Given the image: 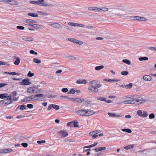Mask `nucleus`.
Returning a JSON list of instances; mask_svg holds the SVG:
<instances>
[{
	"label": "nucleus",
	"mask_w": 156,
	"mask_h": 156,
	"mask_svg": "<svg viewBox=\"0 0 156 156\" xmlns=\"http://www.w3.org/2000/svg\"><path fill=\"white\" fill-rule=\"evenodd\" d=\"M126 6L125 5H118L114 6L112 8H109L108 14L110 16L115 15L120 16L122 17H126V16L122 14L120 11H125L126 9Z\"/></svg>",
	"instance_id": "f257e3e1"
},
{
	"label": "nucleus",
	"mask_w": 156,
	"mask_h": 156,
	"mask_svg": "<svg viewBox=\"0 0 156 156\" xmlns=\"http://www.w3.org/2000/svg\"><path fill=\"white\" fill-rule=\"evenodd\" d=\"M90 84L92 85L95 83L94 86L92 85L89 87L88 88L89 92L90 93L95 94L98 92V89L99 88L102 86V84L100 82L96 80H93L89 82Z\"/></svg>",
	"instance_id": "f03ea898"
},
{
	"label": "nucleus",
	"mask_w": 156,
	"mask_h": 156,
	"mask_svg": "<svg viewBox=\"0 0 156 156\" xmlns=\"http://www.w3.org/2000/svg\"><path fill=\"white\" fill-rule=\"evenodd\" d=\"M127 98L130 99L134 98L135 100V101L138 103V104L139 105L142 104L146 101V100L145 99L141 98L140 96L136 95L128 96Z\"/></svg>",
	"instance_id": "7ed1b4c3"
},
{
	"label": "nucleus",
	"mask_w": 156,
	"mask_h": 156,
	"mask_svg": "<svg viewBox=\"0 0 156 156\" xmlns=\"http://www.w3.org/2000/svg\"><path fill=\"white\" fill-rule=\"evenodd\" d=\"M27 92L32 94H36L41 93L42 90L41 89H37V87L34 85L32 87H30L28 88L27 90Z\"/></svg>",
	"instance_id": "20e7f679"
},
{
	"label": "nucleus",
	"mask_w": 156,
	"mask_h": 156,
	"mask_svg": "<svg viewBox=\"0 0 156 156\" xmlns=\"http://www.w3.org/2000/svg\"><path fill=\"white\" fill-rule=\"evenodd\" d=\"M44 0H38V1L39 5H42L44 6H54L53 2L50 3H47L45 2H44Z\"/></svg>",
	"instance_id": "39448f33"
},
{
	"label": "nucleus",
	"mask_w": 156,
	"mask_h": 156,
	"mask_svg": "<svg viewBox=\"0 0 156 156\" xmlns=\"http://www.w3.org/2000/svg\"><path fill=\"white\" fill-rule=\"evenodd\" d=\"M17 94L16 91H14L12 92L8 96V97L9 99V100H11L12 98H13V101H17L18 100V98H19V97H16Z\"/></svg>",
	"instance_id": "423d86ee"
},
{
	"label": "nucleus",
	"mask_w": 156,
	"mask_h": 156,
	"mask_svg": "<svg viewBox=\"0 0 156 156\" xmlns=\"http://www.w3.org/2000/svg\"><path fill=\"white\" fill-rule=\"evenodd\" d=\"M30 80L28 78L24 79L22 82H20V84L23 85H29L31 83V82L30 81Z\"/></svg>",
	"instance_id": "0eeeda50"
},
{
	"label": "nucleus",
	"mask_w": 156,
	"mask_h": 156,
	"mask_svg": "<svg viewBox=\"0 0 156 156\" xmlns=\"http://www.w3.org/2000/svg\"><path fill=\"white\" fill-rule=\"evenodd\" d=\"M52 108L55 110H58L59 109V107L58 105H56L50 104L48 107L47 108L48 111H49Z\"/></svg>",
	"instance_id": "6e6552de"
},
{
	"label": "nucleus",
	"mask_w": 156,
	"mask_h": 156,
	"mask_svg": "<svg viewBox=\"0 0 156 156\" xmlns=\"http://www.w3.org/2000/svg\"><path fill=\"white\" fill-rule=\"evenodd\" d=\"M49 25L56 29H60L62 27V25L60 24L57 23L50 24Z\"/></svg>",
	"instance_id": "1a4fd4ad"
},
{
	"label": "nucleus",
	"mask_w": 156,
	"mask_h": 156,
	"mask_svg": "<svg viewBox=\"0 0 156 156\" xmlns=\"http://www.w3.org/2000/svg\"><path fill=\"white\" fill-rule=\"evenodd\" d=\"M131 100L124 101L122 103L124 104H135L136 103L135 100L134 98L131 99Z\"/></svg>",
	"instance_id": "9d476101"
},
{
	"label": "nucleus",
	"mask_w": 156,
	"mask_h": 156,
	"mask_svg": "<svg viewBox=\"0 0 156 156\" xmlns=\"http://www.w3.org/2000/svg\"><path fill=\"white\" fill-rule=\"evenodd\" d=\"M85 115L89 116L92 115L95 112L91 110H84Z\"/></svg>",
	"instance_id": "9b49d317"
},
{
	"label": "nucleus",
	"mask_w": 156,
	"mask_h": 156,
	"mask_svg": "<svg viewBox=\"0 0 156 156\" xmlns=\"http://www.w3.org/2000/svg\"><path fill=\"white\" fill-rule=\"evenodd\" d=\"M13 151V150L10 148L4 149H0V154L7 153H10Z\"/></svg>",
	"instance_id": "f8f14e48"
},
{
	"label": "nucleus",
	"mask_w": 156,
	"mask_h": 156,
	"mask_svg": "<svg viewBox=\"0 0 156 156\" xmlns=\"http://www.w3.org/2000/svg\"><path fill=\"white\" fill-rule=\"evenodd\" d=\"M6 98V99L2 100L1 102L3 104L4 103L5 105H7L12 103V101L9 100L8 97Z\"/></svg>",
	"instance_id": "ddd939ff"
},
{
	"label": "nucleus",
	"mask_w": 156,
	"mask_h": 156,
	"mask_svg": "<svg viewBox=\"0 0 156 156\" xmlns=\"http://www.w3.org/2000/svg\"><path fill=\"white\" fill-rule=\"evenodd\" d=\"M29 26H31L34 28H36L37 29H43L44 28V27L42 25L37 24H28Z\"/></svg>",
	"instance_id": "4468645a"
},
{
	"label": "nucleus",
	"mask_w": 156,
	"mask_h": 156,
	"mask_svg": "<svg viewBox=\"0 0 156 156\" xmlns=\"http://www.w3.org/2000/svg\"><path fill=\"white\" fill-rule=\"evenodd\" d=\"M71 100L76 103H81L84 101V99L83 98H71Z\"/></svg>",
	"instance_id": "2eb2a0df"
},
{
	"label": "nucleus",
	"mask_w": 156,
	"mask_h": 156,
	"mask_svg": "<svg viewBox=\"0 0 156 156\" xmlns=\"http://www.w3.org/2000/svg\"><path fill=\"white\" fill-rule=\"evenodd\" d=\"M103 81L107 82H108L115 83V82L119 81H120V80H115L114 79H105L103 80Z\"/></svg>",
	"instance_id": "dca6fc26"
},
{
	"label": "nucleus",
	"mask_w": 156,
	"mask_h": 156,
	"mask_svg": "<svg viewBox=\"0 0 156 156\" xmlns=\"http://www.w3.org/2000/svg\"><path fill=\"white\" fill-rule=\"evenodd\" d=\"M58 133L62 135L61 136L62 137H65L68 135V134L67 132L64 130H62L60 131Z\"/></svg>",
	"instance_id": "f3484780"
},
{
	"label": "nucleus",
	"mask_w": 156,
	"mask_h": 156,
	"mask_svg": "<svg viewBox=\"0 0 156 156\" xmlns=\"http://www.w3.org/2000/svg\"><path fill=\"white\" fill-rule=\"evenodd\" d=\"M9 4L11 5H17L19 4V3L17 1L14 0H9Z\"/></svg>",
	"instance_id": "a211bd4d"
},
{
	"label": "nucleus",
	"mask_w": 156,
	"mask_h": 156,
	"mask_svg": "<svg viewBox=\"0 0 156 156\" xmlns=\"http://www.w3.org/2000/svg\"><path fill=\"white\" fill-rule=\"evenodd\" d=\"M143 79L145 81H150L151 80V77L149 75H145L143 76Z\"/></svg>",
	"instance_id": "6ab92c4d"
},
{
	"label": "nucleus",
	"mask_w": 156,
	"mask_h": 156,
	"mask_svg": "<svg viewBox=\"0 0 156 156\" xmlns=\"http://www.w3.org/2000/svg\"><path fill=\"white\" fill-rule=\"evenodd\" d=\"M84 109H81L80 110H79L77 111V113L80 115L84 116L85 115V113H84Z\"/></svg>",
	"instance_id": "aec40b11"
},
{
	"label": "nucleus",
	"mask_w": 156,
	"mask_h": 156,
	"mask_svg": "<svg viewBox=\"0 0 156 156\" xmlns=\"http://www.w3.org/2000/svg\"><path fill=\"white\" fill-rule=\"evenodd\" d=\"M65 57L68 59H71L73 61H75L76 59L75 57L72 55H66L65 56Z\"/></svg>",
	"instance_id": "412c9836"
},
{
	"label": "nucleus",
	"mask_w": 156,
	"mask_h": 156,
	"mask_svg": "<svg viewBox=\"0 0 156 156\" xmlns=\"http://www.w3.org/2000/svg\"><path fill=\"white\" fill-rule=\"evenodd\" d=\"M89 135L90 136H92V137L93 139L95 138L98 136V135L96 134L94 131L90 132L89 133Z\"/></svg>",
	"instance_id": "4be33fe9"
},
{
	"label": "nucleus",
	"mask_w": 156,
	"mask_h": 156,
	"mask_svg": "<svg viewBox=\"0 0 156 156\" xmlns=\"http://www.w3.org/2000/svg\"><path fill=\"white\" fill-rule=\"evenodd\" d=\"M106 149L105 147H97L94 149V150L96 152H98L102 150H105Z\"/></svg>",
	"instance_id": "5701e85b"
},
{
	"label": "nucleus",
	"mask_w": 156,
	"mask_h": 156,
	"mask_svg": "<svg viewBox=\"0 0 156 156\" xmlns=\"http://www.w3.org/2000/svg\"><path fill=\"white\" fill-rule=\"evenodd\" d=\"M30 101H34L38 100V98H36L35 95H33L29 96Z\"/></svg>",
	"instance_id": "b1692460"
},
{
	"label": "nucleus",
	"mask_w": 156,
	"mask_h": 156,
	"mask_svg": "<svg viewBox=\"0 0 156 156\" xmlns=\"http://www.w3.org/2000/svg\"><path fill=\"white\" fill-rule=\"evenodd\" d=\"M132 86H133V84L132 83H129V84H127L126 85H122V86L123 87L126 88V89H128V88L130 89L132 87Z\"/></svg>",
	"instance_id": "393cba45"
},
{
	"label": "nucleus",
	"mask_w": 156,
	"mask_h": 156,
	"mask_svg": "<svg viewBox=\"0 0 156 156\" xmlns=\"http://www.w3.org/2000/svg\"><path fill=\"white\" fill-rule=\"evenodd\" d=\"M25 22L27 23H36L37 22L34 20L27 19L25 20Z\"/></svg>",
	"instance_id": "a878e982"
},
{
	"label": "nucleus",
	"mask_w": 156,
	"mask_h": 156,
	"mask_svg": "<svg viewBox=\"0 0 156 156\" xmlns=\"http://www.w3.org/2000/svg\"><path fill=\"white\" fill-rule=\"evenodd\" d=\"M98 11H102L107 12L109 10V9L105 7H102L101 8H98Z\"/></svg>",
	"instance_id": "bb28decb"
},
{
	"label": "nucleus",
	"mask_w": 156,
	"mask_h": 156,
	"mask_svg": "<svg viewBox=\"0 0 156 156\" xmlns=\"http://www.w3.org/2000/svg\"><path fill=\"white\" fill-rule=\"evenodd\" d=\"M86 83L87 82L85 80H77L76 82V83L78 84H86Z\"/></svg>",
	"instance_id": "cd10ccee"
},
{
	"label": "nucleus",
	"mask_w": 156,
	"mask_h": 156,
	"mask_svg": "<svg viewBox=\"0 0 156 156\" xmlns=\"http://www.w3.org/2000/svg\"><path fill=\"white\" fill-rule=\"evenodd\" d=\"M139 21H144L148 20L146 18L141 16H139Z\"/></svg>",
	"instance_id": "c85d7f7f"
},
{
	"label": "nucleus",
	"mask_w": 156,
	"mask_h": 156,
	"mask_svg": "<svg viewBox=\"0 0 156 156\" xmlns=\"http://www.w3.org/2000/svg\"><path fill=\"white\" fill-rule=\"evenodd\" d=\"M104 67V66L103 65H101L98 66H97L95 67V69L96 70L99 71L101 69H102Z\"/></svg>",
	"instance_id": "c756f323"
},
{
	"label": "nucleus",
	"mask_w": 156,
	"mask_h": 156,
	"mask_svg": "<svg viewBox=\"0 0 156 156\" xmlns=\"http://www.w3.org/2000/svg\"><path fill=\"white\" fill-rule=\"evenodd\" d=\"M134 147V145L133 144L129 145L124 147V148L126 150H128L129 149L133 148Z\"/></svg>",
	"instance_id": "7c9ffc66"
},
{
	"label": "nucleus",
	"mask_w": 156,
	"mask_h": 156,
	"mask_svg": "<svg viewBox=\"0 0 156 156\" xmlns=\"http://www.w3.org/2000/svg\"><path fill=\"white\" fill-rule=\"evenodd\" d=\"M8 94L6 93L4 94H0V98L2 99L5 98L7 97Z\"/></svg>",
	"instance_id": "2f4dec72"
},
{
	"label": "nucleus",
	"mask_w": 156,
	"mask_h": 156,
	"mask_svg": "<svg viewBox=\"0 0 156 156\" xmlns=\"http://www.w3.org/2000/svg\"><path fill=\"white\" fill-rule=\"evenodd\" d=\"M20 62V59L19 57H17L16 60L14 62V64L16 65H18Z\"/></svg>",
	"instance_id": "473e14b6"
},
{
	"label": "nucleus",
	"mask_w": 156,
	"mask_h": 156,
	"mask_svg": "<svg viewBox=\"0 0 156 156\" xmlns=\"http://www.w3.org/2000/svg\"><path fill=\"white\" fill-rule=\"evenodd\" d=\"M68 25L69 26L73 27H76L77 23L73 22H69L67 23Z\"/></svg>",
	"instance_id": "72a5a7b5"
},
{
	"label": "nucleus",
	"mask_w": 156,
	"mask_h": 156,
	"mask_svg": "<svg viewBox=\"0 0 156 156\" xmlns=\"http://www.w3.org/2000/svg\"><path fill=\"white\" fill-rule=\"evenodd\" d=\"M28 15L31 16H32L35 17H37L38 15L35 13H29L28 14Z\"/></svg>",
	"instance_id": "f704fd0d"
},
{
	"label": "nucleus",
	"mask_w": 156,
	"mask_h": 156,
	"mask_svg": "<svg viewBox=\"0 0 156 156\" xmlns=\"http://www.w3.org/2000/svg\"><path fill=\"white\" fill-rule=\"evenodd\" d=\"M5 74H12V75H19V74L18 73H16L15 72H12L11 73H9L8 72H4Z\"/></svg>",
	"instance_id": "c9c22d12"
},
{
	"label": "nucleus",
	"mask_w": 156,
	"mask_h": 156,
	"mask_svg": "<svg viewBox=\"0 0 156 156\" xmlns=\"http://www.w3.org/2000/svg\"><path fill=\"white\" fill-rule=\"evenodd\" d=\"M122 61L123 62L128 65H130L131 64V62L128 59H123Z\"/></svg>",
	"instance_id": "e433bc0d"
},
{
	"label": "nucleus",
	"mask_w": 156,
	"mask_h": 156,
	"mask_svg": "<svg viewBox=\"0 0 156 156\" xmlns=\"http://www.w3.org/2000/svg\"><path fill=\"white\" fill-rule=\"evenodd\" d=\"M122 130L123 132H126L129 133H130L132 132V131L129 129H122Z\"/></svg>",
	"instance_id": "4c0bfd02"
},
{
	"label": "nucleus",
	"mask_w": 156,
	"mask_h": 156,
	"mask_svg": "<svg viewBox=\"0 0 156 156\" xmlns=\"http://www.w3.org/2000/svg\"><path fill=\"white\" fill-rule=\"evenodd\" d=\"M30 99L29 96L27 97H26L24 99L21 100V102H26L28 101H30Z\"/></svg>",
	"instance_id": "58836bf2"
},
{
	"label": "nucleus",
	"mask_w": 156,
	"mask_h": 156,
	"mask_svg": "<svg viewBox=\"0 0 156 156\" xmlns=\"http://www.w3.org/2000/svg\"><path fill=\"white\" fill-rule=\"evenodd\" d=\"M139 59L140 61L147 60L148 59V58L147 57H140L139 58Z\"/></svg>",
	"instance_id": "ea45409f"
},
{
	"label": "nucleus",
	"mask_w": 156,
	"mask_h": 156,
	"mask_svg": "<svg viewBox=\"0 0 156 156\" xmlns=\"http://www.w3.org/2000/svg\"><path fill=\"white\" fill-rule=\"evenodd\" d=\"M98 7H88V9L89 10H92V11H98Z\"/></svg>",
	"instance_id": "a19ab883"
},
{
	"label": "nucleus",
	"mask_w": 156,
	"mask_h": 156,
	"mask_svg": "<svg viewBox=\"0 0 156 156\" xmlns=\"http://www.w3.org/2000/svg\"><path fill=\"white\" fill-rule=\"evenodd\" d=\"M74 43H76L79 45H82L83 44V42L81 41H80L77 40L75 39V41H74Z\"/></svg>",
	"instance_id": "79ce46f5"
},
{
	"label": "nucleus",
	"mask_w": 156,
	"mask_h": 156,
	"mask_svg": "<svg viewBox=\"0 0 156 156\" xmlns=\"http://www.w3.org/2000/svg\"><path fill=\"white\" fill-rule=\"evenodd\" d=\"M33 60L34 62L38 64L40 63L41 62V60H40V59H37L36 58H34Z\"/></svg>",
	"instance_id": "37998d69"
},
{
	"label": "nucleus",
	"mask_w": 156,
	"mask_h": 156,
	"mask_svg": "<svg viewBox=\"0 0 156 156\" xmlns=\"http://www.w3.org/2000/svg\"><path fill=\"white\" fill-rule=\"evenodd\" d=\"M79 123L76 121H74L73 122V127H78Z\"/></svg>",
	"instance_id": "c03bdc74"
},
{
	"label": "nucleus",
	"mask_w": 156,
	"mask_h": 156,
	"mask_svg": "<svg viewBox=\"0 0 156 156\" xmlns=\"http://www.w3.org/2000/svg\"><path fill=\"white\" fill-rule=\"evenodd\" d=\"M76 92V91L75 90H74L73 88L71 89L67 93V94H73Z\"/></svg>",
	"instance_id": "a18cd8bd"
},
{
	"label": "nucleus",
	"mask_w": 156,
	"mask_h": 156,
	"mask_svg": "<svg viewBox=\"0 0 156 156\" xmlns=\"http://www.w3.org/2000/svg\"><path fill=\"white\" fill-rule=\"evenodd\" d=\"M36 98H41L44 96V95L41 94H38L35 95Z\"/></svg>",
	"instance_id": "49530a36"
},
{
	"label": "nucleus",
	"mask_w": 156,
	"mask_h": 156,
	"mask_svg": "<svg viewBox=\"0 0 156 156\" xmlns=\"http://www.w3.org/2000/svg\"><path fill=\"white\" fill-rule=\"evenodd\" d=\"M67 126H68L72 127H73V122H68L67 124Z\"/></svg>",
	"instance_id": "de8ad7c7"
},
{
	"label": "nucleus",
	"mask_w": 156,
	"mask_h": 156,
	"mask_svg": "<svg viewBox=\"0 0 156 156\" xmlns=\"http://www.w3.org/2000/svg\"><path fill=\"white\" fill-rule=\"evenodd\" d=\"M98 100H100L102 101H106V99L104 97H99L97 98Z\"/></svg>",
	"instance_id": "09e8293b"
},
{
	"label": "nucleus",
	"mask_w": 156,
	"mask_h": 156,
	"mask_svg": "<svg viewBox=\"0 0 156 156\" xmlns=\"http://www.w3.org/2000/svg\"><path fill=\"white\" fill-rule=\"evenodd\" d=\"M34 75V73H31L30 71H29L28 73H27V76L29 77H32Z\"/></svg>",
	"instance_id": "8fccbe9b"
},
{
	"label": "nucleus",
	"mask_w": 156,
	"mask_h": 156,
	"mask_svg": "<svg viewBox=\"0 0 156 156\" xmlns=\"http://www.w3.org/2000/svg\"><path fill=\"white\" fill-rule=\"evenodd\" d=\"M16 28L19 30H23L25 29V27L22 26H18L16 27Z\"/></svg>",
	"instance_id": "3c124183"
},
{
	"label": "nucleus",
	"mask_w": 156,
	"mask_h": 156,
	"mask_svg": "<svg viewBox=\"0 0 156 156\" xmlns=\"http://www.w3.org/2000/svg\"><path fill=\"white\" fill-rule=\"evenodd\" d=\"M30 4H32L34 5H38V3L37 1H30Z\"/></svg>",
	"instance_id": "603ef678"
},
{
	"label": "nucleus",
	"mask_w": 156,
	"mask_h": 156,
	"mask_svg": "<svg viewBox=\"0 0 156 156\" xmlns=\"http://www.w3.org/2000/svg\"><path fill=\"white\" fill-rule=\"evenodd\" d=\"M60 97L61 98H63L64 99L66 98V99H69V100H71V98H70L69 97H68L67 96H62H62H60Z\"/></svg>",
	"instance_id": "864d4df0"
},
{
	"label": "nucleus",
	"mask_w": 156,
	"mask_h": 156,
	"mask_svg": "<svg viewBox=\"0 0 156 156\" xmlns=\"http://www.w3.org/2000/svg\"><path fill=\"white\" fill-rule=\"evenodd\" d=\"M128 73H129L127 71H122L121 72V74L122 75H125V76L127 75L128 74Z\"/></svg>",
	"instance_id": "5fc2aeb1"
},
{
	"label": "nucleus",
	"mask_w": 156,
	"mask_h": 156,
	"mask_svg": "<svg viewBox=\"0 0 156 156\" xmlns=\"http://www.w3.org/2000/svg\"><path fill=\"white\" fill-rule=\"evenodd\" d=\"M108 114L110 117H115V113H114L108 112Z\"/></svg>",
	"instance_id": "6e6d98bb"
},
{
	"label": "nucleus",
	"mask_w": 156,
	"mask_h": 156,
	"mask_svg": "<svg viewBox=\"0 0 156 156\" xmlns=\"http://www.w3.org/2000/svg\"><path fill=\"white\" fill-rule=\"evenodd\" d=\"M27 107L31 109L33 108L34 106L32 104H29L27 105Z\"/></svg>",
	"instance_id": "4d7b16f0"
},
{
	"label": "nucleus",
	"mask_w": 156,
	"mask_h": 156,
	"mask_svg": "<svg viewBox=\"0 0 156 156\" xmlns=\"http://www.w3.org/2000/svg\"><path fill=\"white\" fill-rule=\"evenodd\" d=\"M137 114L139 116H141L142 115V112L141 110H138L137 112Z\"/></svg>",
	"instance_id": "13d9d810"
},
{
	"label": "nucleus",
	"mask_w": 156,
	"mask_h": 156,
	"mask_svg": "<svg viewBox=\"0 0 156 156\" xmlns=\"http://www.w3.org/2000/svg\"><path fill=\"white\" fill-rule=\"evenodd\" d=\"M20 109L21 110H23L26 108V107L25 106V105H20Z\"/></svg>",
	"instance_id": "bf43d9fd"
},
{
	"label": "nucleus",
	"mask_w": 156,
	"mask_h": 156,
	"mask_svg": "<svg viewBox=\"0 0 156 156\" xmlns=\"http://www.w3.org/2000/svg\"><path fill=\"white\" fill-rule=\"evenodd\" d=\"M148 115V114L147 112L144 111L143 112V114H142V116H143V117H147Z\"/></svg>",
	"instance_id": "052dcab7"
},
{
	"label": "nucleus",
	"mask_w": 156,
	"mask_h": 156,
	"mask_svg": "<svg viewBox=\"0 0 156 156\" xmlns=\"http://www.w3.org/2000/svg\"><path fill=\"white\" fill-rule=\"evenodd\" d=\"M149 118L150 119H152L155 117V116L153 113H151L149 115Z\"/></svg>",
	"instance_id": "680f3d73"
},
{
	"label": "nucleus",
	"mask_w": 156,
	"mask_h": 156,
	"mask_svg": "<svg viewBox=\"0 0 156 156\" xmlns=\"http://www.w3.org/2000/svg\"><path fill=\"white\" fill-rule=\"evenodd\" d=\"M148 49L152 51H156V47H149L148 48Z\"/></svg>",
	"instance_id": "e2e57ef3"
},
{
	"label": "nucleus",
	"mask_w": 156,
	"mask_h": 156,
	"mask_svg": "<svg viewBox=\"0 0 156 156\" xmlns=\"http://www.w3.org/2000/svg\"><path fill=\"white\" fill-rule=\"evenodd\" d=\"M68 89L66 88H64L62 89V91L64 93H66L68 91Z\"/></svg>",
	"instance_id": "0e129e2a"
},
{
	"label": "nucleus",
	"mask_w": 156,
	"mask_h": 156,
	"mask_svg": "<svg viewBox=\"0 0 156 156\" xmlns=\"http://www.w3.org/2000/svg\"><path fill=\"white\" fill-rule=\"evenodd\" d=\"M68 41L72 42H74L75 39L73 38H69L67 39Z\"/></svg>",
	"instance_id": "69168bd1"
},
{
	"label": "nucleus",
	"mask_w": 156,
	"mask_h": 156,
	"mask_svg": "<svg viewBox=\"0 0 156 156\" xmlns=\"http://www.w3.org/2000/svg\"><path fill=\"white\" fill-rule=\"evenodd\" d=\"M21 145L24 147H27L28 146V144L26 143H23L21 144Z\"/></svg>",
	"instance_id": "338daca9"
},
{
	"label": "nucleus",
	"mask_w": 156,
	"mask_h": 156,
	"mask_svg": "<svg viewBox=\"0 0 156 156\" xmlns=\"http://www.w3.org/2000/svg\"><path fill=\"white\" fill-rule=\"evenodd\" d=\"M7 84L4 83H0V88L2 87H3L7 85Z\"/></svg>",
	"instance_id": "774afa93"
}]
</instances>
